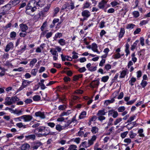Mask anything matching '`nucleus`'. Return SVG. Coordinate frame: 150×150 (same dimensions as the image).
<instances>
[{"mask_svg":"<svg viewBox=\"0 0 150 150\" xmlns=\"http://www.w3.org/2000/svg\"><path fill=\"white\" fill-rule=\"evenodd\" d=\"M82 76L83 75L81 74L75 76L74 77V80L75 81H76L78 80L80 78H81Z\"/></svg>","mask_w":150,"mask_h":150,"instance_id":"44","label":"nucleus"},{"mask_svg":"<svg viewBox=\"0 0 150 150\" xmlns=\"http://www.w3.org/2000/svg\"><path fill=\"white\" fill-rule=\"evenodd\" d=\"M40 97L38 95H35L33 98V99L34 101H38L40 99Z\"/></svg>","mask_w":150,"mask_h":150,"instance_id":"50","label":"nucleus"},{"mask_svg":"<svg viewBox=\"0 0 150 150\" xmlns=\"http://www.w3.org/2000/svg\"><path fill=\"white\" fill-rule=\"evenodd\" d=\"M127 73V70H125L122 71L120 72V74L119 76V78L120 79L125 78Z\"/></svg>","mask_w":150,"mask_h":150,"instance_id":"20","label":"nucleus"},{"mask_svg":"<svg viewBox=\"0 0 150 150\" xmlns=\"http://www.w3.org/2000/svg\"><path fill=\"white\" fill-rule=\"evenodd\" d=\"M20 2V0H11L10 2V4L13 6H14L18 4Z\"/></svg>","mask_w":150,"mask_h":150,"instance_id":"16","label":"nucleus"},{"mask_svg":"<svg viewBox=\"0 0 150 150\" xmlns=\"http://www.w3.org/2000/svg\"><path fill=\"white\" fill-rule=\"evenodd\" d=\"M62 36V34L59 33H56L54 37V40H56L58 38H60Z\"/></svg>","mask_w":150,"mask_h":150,"instance_id":"34","label":"nucleus"},{"mask_svg":"<svg viewBox=\"0 0 150 150\" xmlns=\"http://www.w3.org/2000/svg\"><path fill=\"white\" fill-rule=\"evenodd\" d=\"M86 70V69L85 67H83L81 68H79L78 71L80 73H83Z\"/></svg>","mask_w":150,"mask_h":150,"instance_id":"47","label":"nucleus"},{"mask_svg":"<svg viewBox=\"0 0 150 150\" xmlns=\"http://www.w3.org/2000/svg\"><path fill=\"white\" fill-rule=\"evenodd\" d=\"M50 4H48L47 5V6L45 7L43 10V11L44 12H46L47 11H48V10H49L50 8Z\"/></svg>","mask_w":150,"mask_h":150,"instance_id":"53","label":"nucleus"},{"mask_svg":"<svg viewBox=\"0 0 150 150\" xmlns=\"http://www.w3.org/2000/svg\"><path fill=\"white\" fill-rule=\"evenodd\" d=\"M50 52L53 55L58 56V54L55 49L51 48L50 49Z\"/></svg>","mask_w":150,"mask_h":150,"instance_id":"25","label":"nucleus"},{"mask_svg":"<svg viewBox=\"0 0 150 150\" xmlns=\"http://www.w3.org/2000/svg\"><path fill=\"white\" fill-rule=\"evenodd\" d=\"M47 22L46 21H45L43 23L41 27V30L43 31L44 30L45 28L47 26Z\"/></svg>","mask_w":150,"mask_h":150,"instance_id":"59","label":"nucleus"},{"mask_svg":"<svg viewBox=\"0 0 150 150\" xmlns=\"http://www.w3.org/2000/svg\"><path fill=\"white\" fill-rule=\"evenodd\" d=\"M129 135L131 138H133L136 136L137 134L136 133H133L132 132H131L130 134Z\"/></svg>","mask_w":150,"mask_h":150,"instance_id":"63","label":"nucleus"},{"mask_svg":"<svg viewBox=\"0 0 150 150\" xmlns=\"http://www.w3.org/2000/svg\"><path fill=\"white\" fill-rule=\"evenodd\" d=\"M40 2V1H38V2H36L35 0H32L29 2L26 7L31 8V11L33 12H34L37 9L36 7L37 5L39 6L41 5V4H39Z\"/></svg>","mask_w":150,"mask_h":150,"instance_id":"1","label":"nucleus"},{"mask_svg":"<svg viewBox=\"0 0 150 150\" xmlns=\"http://www.w3.org/2000/svg\"><path fill=\"white\" fill-rule=\"evenodd\" d=\"M115 100L114 98H112L110 100H105L104 102V105L105 106H107L110 104L113 103Z\"/></svg>","mask_w":150,"mask_h":150,"instance_id":"15","label":"nucleus"},{"mask_svg":"<svg viewBox=\"0 0 150 150\" xmlns=\"http://www.w3.org/2000/svg\"><path fill=\"white\" fill-rule=\"evenodd\" d=\"M100 46H98L100 50V51H99L98 49V47L97 44L96 43L93 42L92 44V50L98 54H100L102 51V50L100 49Z\"/></svg>","mask_w":150,"mask_h":150,"instance_id":"4","label":"nucleus"},{"mask_svg":"<svg viewBox=\"0 0 150 150\" xmlns=\"http://www.w3.org/2000/svg\"><path fill=\"white\" fill-rule=\"evenodd\" d=\"M33 12L31 11V8L26 7V10L25 11V12L26 13L30 15H33L31 14V13Z\"/></svg>","mask_w":150,"mask_h":150,"instance_id":"36","label":"nucleus"},{"mask_svg":"<svg viewBox=\"0 0 150 150\" xmlns=\"http://www.w3.org/2000/svg\"><path fill=\"white\" fill-rule=\"evenodd\" d=\"M125 108L124 106L119 107L118 109V111L119 112H121L124 111L125 110Z\"/></svg>","mask_w":150,"mask_h":150,"instance_id":"51","label":"nucleus"},{"mask_svg":"<svg viewBox=\"0 0 150 150\" xmlns=\"http://www.w3.org/2000/svg\"><path fill=\"white\" fill-rule=\"evenodd\" d=\"M35 115L36 117H39L41 119H44L45 118V115L44 112H42L40 111L36 112Z\"/></svg>","mask_w":150,"mask_h":150,"instance_id":"10","label":"nucleus"},{"mask_svg":"<svg viewBox=\"0 0 150 150\" xmlns=\"http://www.w3.org/2000/svg\"><path fill=\"white\" fill-rule=\"evenodd\" d=\"M143 132V130L142 129H139L138 131V133L139 134V136L142 137H144V134L142 133Z\"/></svg>","mask_w":150,"mask_h":150,"instance_id":"40","label":"nucleus"},{"mask_svg":"<svg viewBox=\"0 0 150 150\" xmlns=\"http://www.w3.org/2000/svg\"><path fill=\"white\" fill-rule=\"evenodd\" d=\"M50 133L49 131L47 130V132H38V133L36 134V135L38 137H42L43 136H46L49 134Z\"/></svg>","mask_w":150,"mask_h":150,"instance_id":"18","label":"nucleus"},{"mask_svg":"<svg viewBox=\"0 0 150 150\" xmlns=\"http://www.w3.org/2000/svg\"><path fill=\"white\" fill-rule=\"evenodd\" d=\"M16 126L19 128L23 127L24 128H26V125H23L22 122H19L16 124Z\"/></svg>","mask_w":150,"mask_h":150,"instance_id":"38","label":"nucleus"},{"mask_svg":"<svg viewBox=\"0 0 150 150\" xmlns=\"http://www.w3.org/2000/svg\"><path fill=\"white\" fill-rule=\"evenodd\" d=\"M98 127H93L91 129V131L93 134H96L98 132Z\"/></svg>","mask_w":150,"mask_h":150,"instance_id":"32","label":"nucleus"},{"mask_svg":"<svg viewBox=\"0 0 150 150\" xmlns=\"http://www.w3.org/2000/svg\"><path fill=\"white\" fill-rule=\"evenodd\" d=\"M122 119L121 118H118L116 119L115 121L114 122V125H117L118 123H120L122 121Z\"/></svg>","mask_w":150,"mask_h":150,"instance_id":"45","label":"nucleus"},{"mask_svg":"<svg viewBox=\"0 0 150 150\" xmlns=\"http://www.w3.org/2000/svg\"><path fill=\"white\" fill-rule=\"evenodd\" d=\"M109 79V76H103L101 79V81L103 82H106Z\"/></svg>","mask_w":150,"mask_h":150,"instance_id":"33","label":"nucleus"},{"mask_svg":"<svg viewBox=\"0 0 150 150\" xmlns=\"http://www.w3.org/2000/svg\"><path fill=\"white\" fill-rule=\"evenodd\" d=\"M68 9L69 10H72L74 8V4L72 2L70 4H68Z\"/></svg>","mask_w":150,"mask_h":150,"instance_id":"37","label":"nucleus"},{"mask_svg":"<svg viewBox=\"0 0 150 150\" xmlns=\"http://www.w3.org/2000/svg\"><path fill=\"white\" fill-rule=\"evenodd\" d=\"M111 68V65L109 64H106L104 67V69L106 70V71L108 70Z\"/></svg>","mask_w":150,"mask_h":150,"instance_id":"48","label":"nucleus"},{"mask_svg":"<svg viewBox=\"0 0 150 150\" xmlns=\"http://www.w3.org/2000/svg\"><path fill=\"white\" fill-rule=\"evenodd\" d=\"M106 112H105V109L104 108L102 110H99L97 113V116L102 115L103 116L105 115Z\"/></svg>","mask_w":150,"mask_h":150,"instance_id":"17","label":"nucleus"},{"mask_svg":"<svg viewBox=\"0 0 150 150\" xmlns=\"http://www.w3.org/2000/svg\"><path fill=\"white\" fill-rule=\"evenodd\" d=\"M82 15L84 17L88 18L91 16V13L88 10H85L82 12Z\"/></svg>","mask_w":150,"mask_h":150,"instance_id":"9","label":"nucleus"},{"mask_svg":"<svg viewBox=\"0 0 150 150\" xmlns=\"http://www.w3.org/2000/svg\"><path fill=\"white\" fill-rule=\"evenodd\" d=\"M19 27L20 29L23 32H25L28 29V26L25 24L21 23L20 24Z\"/></svg>","mask_w":150,"mask_h":150,"instance_id":"11","label":"nucleus"},{"mask_svg":"<svg viewBox=\"0 0 150 150\" xmlns=\"http://www.w3.org/2000/svg\"><path fill=\"white\" fill-rule=\"evenodd\" d=\"M133 17L135 18H137L139 16V13L137 11H134L132 13Z\"/></svg>","mask_w":150,"mask_h":150,"instance_id":"31","label":"nucleus"},{"mask_svg":"<svg viewBox=\"0 0 150 150\" xmlns=\"http://www.w3.org/2000/svg\"><path fill=\"white\" fill-rule=\"evenodd\" d=\"M105 59H102L100 62L99 66L100 67H103L104 64L105 63Z\"/></svg>","mask_w":150,"mask_h":150,"instance_id":"61","label":"nucleus"},{"mask_svg":"<svg viewBox=\"0 0 150 150\" xmlns=\"http://www.w3.org/2000/svg\"><path fill=\"white\" fill-rule=\"evenodd\" d=\"M140 42L141 45L142 46H144V38L142 37L140 38Z\"/></svg>","mask_w":150,"mask_h":150,"instance_id":"55","label":"nucleus"},{"mask_svg":"<svg viewBox=\"0 0 150 150\" xmlns=\"http://www.w3.org/2000/svg\"><path fill=\"white\" fill-rule=\"evenodd\" d=\"M47 130H49L48 127H41L39 129L38 132H47Z\"/></svg>","mask_w":150,"mask_h":150,"instance_id":"21","label":"nucleus"},{"mask_svg":"<svg viewBox=\"0 0 150 150\" xmlns=\"http://www.w3.org/2000/svg\"><path fill=\"white\" fill-rule=\"evenodd\" d=\"M61 57L62 61H65L66 60L68 61L72 60V57L69 56L64 55L63 54H61Z\"/></svg>","mask_w":150,"mask_h":150,"instance_id":"7","label":"nucleus"},{"mask_svg":"<svg viewBox=\"0 0 150 150\" xmlns=\"http://www.w3.org/2000/svg\"><path fill=\"white\" fill-rule=\"evenodd\" d=\"M13 47V44L12 42H10L6 45L5 50L6 52H8L9 51L10 49H12Z\"/></svg>","mask_w":150,"mask_h":150,"instance_id":"14","label":"nucleus"},{"mask_svg":"<svg viewBox=\"0 0 150 150\" xmlns=\"http://www.w3.org/2000/svg\"><path fill=\"white\" fill-rule=\"evenodd\" d=\"M25 137L28 140L31 139L33 140H34L35 139V136L34 134H31L28 136H26Z\"/></svg>","mask_w":150,"mask_h":150,"instance_id":"30","label":"nucleus"},{"mask_svg":"<svg viewBox=\"0 0 150 150\" xmlns=\"http://www.w3.org/2000/svg\"><path fill=\"white\" fill-rule=\"evenodd\" d=\"M136 81V79L135 77H132L130 79V80L129 81V84L131 86H133L134 85V83Z\"/></svg>","mask_w":150,"mask_h":150,"instance_id":"23","label":"nucleus"},{"mask_svg":"<svg viewBox=\"0 0 150 150\" xmlns=\"http://www.w3.org/2000/svg\"><path fill=\"white\" fill-rule=\"evenodd\" d=\"M137 78H140L142 75V71H138L137 72Z\"/></svg>","mask_w":150,"mask_h":150,"instance_id":"64","label":"nucleus"},{"mask_svg":"<svg viewBox=\"0 0 150 150\" xmlns=\"http://www.w3.org/2000/svg\"><path fill=\"white\" fill-rule=\"evenodd\" d=\"M108 115L112 116L113 118H115L118 116V113L117 111L114 110H112L108 111Z\"/></svg>","mask_w":150,"mask_h":150,"instance_id":"5","label":"nucleus"},{"mask_svg":"<svg viewBox=\"0 0 150 150\" xmlns=\"http://www.w3.org/2000/svg\"><path fill=\"white\" fill-rule=\"evenodd\" d=\"M14 120L16 122L21 121L22 120H23V115L19 117L14 118Z\"/></svg>","mask_w":150,"mask_h":150,"instance_id":"46","label":"nucleus"},{"mask_svg":"<svg viewBox=\"0 0 150 150\" xmlns=\"http://www.w3.org/2000/svg\"><path fill=\"white\" fill-rule=\"evenodd\" d=\"M125 33V30L124 28H121L120 30V32L118 35L119 39L121 38L124 36Z\"/></svg>","mask_w":150,"mask_h":150,"instance_id":"19","label":"nucleus"},{"mask_svg":"<svg viewBox=\"0 0 150 150\" xmlns=\"http://www.w3.org/2000/svg\"><path fill=\"white\" fill-rule=\"evenodd\" d=\"M147 81L144 80H142L140 83L141 85L142 88H145L147 85Z\"/></svg>","mask_w":150,"mask_h":150,"instance_id":"43","label":"nucleus"},{"mask_svg":"<svg viewBox=\"0 0 150 150\" xmlns=\"http://www.w3.org/2000/svg\"><path fill=\"white\" fill-rule=\"evenodd\" d=\"M77 147L76 145H71L68 148L69 150H74L77 148Z\"/></svg>","mask_w":150,"mask_h":150,"instance_id":"58","label":"nucleus"},{"mask_svg":"<svg viewBox=\"0 0 150 150\" xmlns=\"http://www.w3.org/2000/svg\"><path fill=\"white\" fill-rule=\"evenodd\" d=\"M32 81H29L28 80H23L22 85L17 90V91L18 92L22 90L23 88L30 85Z\"/></svg>","mask_w":150,"mask_h":150,"instance_id":"3","label":"nucleus"},{"mask_svg":"<svg viewBox=\"0 0 150 150\" xmlns=\"http://www.w3.org/2000/svg\"><path fill=\"white\" fill-rule=\"evenodd\" d=\"M98 116V120L101 122L105 119V117L103 116L100 115Z\"/></svg>","mask_w":150,"mask_h":150,"instance_id":"56","label":"nucleus"},{"mask_svg":"<svg viewBox=\"0 0 150 150\" xmlns=\"http://www.w3.org/2000/svg\"><path fill=\"white\" fill-rule=\"evenodd\" d=\"M112 7H114L119 4L116 1H114L110 3Z\"/></svg>","mask_w":150,"mask_h":150,"instance_id":"41","label":"nucleus"},{"mask_svg":"<svg viewBox=\"0 0 150 150\" xmlns=\"http://www.w3.org/2000/svg\"><path fill=\"white\" fill-rule=\"evenodd\" d=\"M99 79H96L92 81L90 84V86L92 88L97 87L99 85Z\"/></svg>","mask_w":150,"mask_h":150,"instance_id":"6","label":"nucleus"},{"mask_svg":"<svg viewBox=\"0 0 150 150\" xmlns=\"http://www.w3.org/2000/svg\"><path fill=\"white\" fill-rule=\"evenodd\" d=\"M90 6V3L88 2H86L83 4V9L88 8Z\"/></svg>","mask_w":150,"mask_h":150,"instance_id":"39","label":"nucleus"},{"mask_svg":"<svg viewBox=\"0 0 150 150\" xmlns=\"http://www.w3.org/2000/svg\"><path fill=\"white\" fill-rule=\"evenodd\" d=\"M107 2L104 0L99 2L98 4V7L100 9H103L105 7V5L107 4Z\"/></svg>","mask_w":150,"mask_h":150,"instance_id":"12","label":"nucleus"},{"mask_svg":"<svg viewBox=\"0 0 150 150\" xmlns=\"http://www.w3.org/2000/svg\"><path fill=\"white\" fill-rule=\"evenodd\" d=\"M37 61V60L36 58L33 59L32 60L30 61V66L31 67H33L34 66L35 64L36 63Z\"/></svg>","mask_w":150,"mask_h":150,"instance_id":"28","label":"nucleus"},{"mask_svg":"<svg viewBox=\"0 0 150 150\" xmlns=\"http://www.w3.org/2000/svg\"><path fill=\"white\" fill-rule=\"evenodd\" d=\"M87 115L86 112L83 111L81 112L79 116V118L80 119H83L86 117Z\"/></svg>","mask_w":150,"mask_h":150,"instance_id":"22","label":"nucleus"},{"mask_svg":"<svg viewBox=\"0 0 150 150\" xmlns=\"http://www.w3.org/2000/svg\"><path fill=\"white\" fill-rule=\"evenodd\" d=\"M38 71V69H33L31 71V74L34 76H35L36 75Z\"/></svg>","mask_w":150,"mask_h":150,"instance_id":"49","label":"nucleus"},{"mask_svg":"<svg viewBox=\"0 0 150 150\" xmlns=\"http://www.w3.org/2000/svg\"><path fill=\"white\" fill-rule=\"evenodd\" d=\"M30 145L27 144H23L21 147L22 150H26L30 148Z\"/></svg>","mask_w":150,"mask_h":150,"instance_id":"24","label":"nucleus"},{"mask_svg":"<svg viewBox=\"0 0 150 150\" xmlns=\"http://www.w3.org/2000/svg\"><path fill=\"white\" fill-rule=\"evenodd\" d=\"M23 111L22 110H15L13 111V113L16 115H17L18 116L20 115H21L23 113Z\"/></svg>","mask_w":150,"mask_h":150,"instance_id":"27","label":"nucleus"},{"mask_svg":"<svg viewBox=\"0 0 150 150\" xmlns=\"http://www.w3.org/2000/svg\"><path fill=\"white\" fill-rule=\"evenodd\" d=\"M139 42V40H137L135 42L133 43L131 47V50H132L133 51L134 50V49L136 47L137 45Z\"/></svg>","mask_w":150,"mask_h":150,"instance_id":"26","label":"nucleus"},{"mask_svg":"<svg viewBox=\"0 0 150 150\" xmlns=\"http://www.w3.org/2000/svg\"><path fill=\"white\" fill-rule=\"evenodd\" d=\"M58 42L61 46H64L66 44V42L63 39H61L58 41Z\"/></svg>","mask_w":150,"mask_h":150,"instance_id":"29","label":"nucleus"},{"mask_svg":"<svg viewBox=\"0 0 150 150\" xmlns=\"http://www.w3.org/2000/svg\"><path fill=\"white\" fill-rule=\"evenodd\" d=\"M23 120L25 122H28L31 120L33 117L30 115H23Z\"/></svg>","mask_w":150,"mask_h":150,"instance_id":"8","label":"nucleus"},{"mask_svg":"<svg viewBox=\"0 0 150 150\" xmlns=\"http://www.w3.org/2000/svg\"><path fill=\"white\" fill-rule=\"evenodd\" d=\"M133 64V63L132 61H129L128 63L127 67L128 69H130L129 71L131 72L134 70V68L132 66Z\"/></svg>","mask_w":150,"mask_h":150,"instance_id":"13","label":"nucleus"},{"mask_svg":"<svg viewBox=\"0 0 150 150\" xmlns=\"http://www.w3.org/2000/svg\"><path fill=\"white\" fill-rule=\"evenodd\" d=\"M136 116L135 115H133L132 116L130 117L129 119L127 120V122H130L134 120L136 117Z\"/></svg>","mask_w":150,"mask_h":150,"instance_id":"57","label":"nucleus"},{"mask_svg":"<svg viewBox=\"0 0 150 150\" xmlns=\"http://www.w3.org/2000/svg\"><path fill=\"white\" fill-rule=\"evenodd\" d=\"M18 99L16 97H13L11 98L9 97H7L5 99L4 104L6 105H10L17 101Z\"/></svg>","mask_w":150,"mask_h":150,"instance_id":"2","label":"nucleus"},{"mask_svg":"<svg viewBox=\"0 0 150 150\" xmlns=\"http://www.w3.org/2000/svg\"><path fill=\"white\" fill-rule=\"evenodd\" d=\"M135 25L132 24H129L127 25L126 28L128 29H131L134 28Z\"/></svg>","mask_w":150,"mask_h":150,"instance_id":"42","label":"nucleus"},{"mask_svg":"<svg viewBox=\"0 0 150 150\" xmlns=\"http://www.w3.org/2000/svg\"><path fill=\"white\" fill-rule=\"evenodd\" d=\"M97 67L96 66H91V68L89 69V71H95L96 70Z\"/></svg>","mask_w":150,"mask_h":150,"instance_id":"54","label":"nucleus"},{"mask_svg":"<svg viewBox=\"0 0 150 150\" xmlns=\"http://www.w3.org/2000/svg\"><path fill=\"white\" fill-rule=\"evenodd\" d=\"M55 128L57 130L59 131H61V130L64 129L62 126L59 124L56 125Z\"/></svg>","mask_w":150,"mask_h":150,"instance_id":"35","label":"nucleus"},{"mask_svg":"<svg viewBox=\"0 0 150 150\" xmlns=\"http://www.w3.org/2000/svg\"><path fill=\"white\" fill-rule=\"evenodd\" d=\"M128 133V132L127 131L124 132H123L121 134V137L122 138H125L126 137V135H127Z\"/></svg>","mask_w":150,"mask_h":150,"instance_id":"60","label":"nucleus"},{"mask_svg":"<svg viewBox=\"0 0 150 150\" xmlns=\"http://www.w3.org/2000/svg\"><path fill=\"white\" fill-rule=\"evenodd\" d=\"M54 67L57 68H59L61 67L62 65L60 64L54 63L53 64Z\"/></svg>","mask_w":150,"mask_h":150,"instance_id":"62","label":"nucleus"},{"mask_svg":"<svg viewBox=\"0 0 150 150\" xmlns=\"http://www.w3.org/2000/svg\"><path fill=\"white\" fill-rule=\"evenodd\" d=\"M16 36V33L15 32L13 31L11 32L10 34V37L13 39Z\"/></svg>","mask_w":150,"mask_h":150,"instance_id":"52","label":"nucleus"}]
</instances>
